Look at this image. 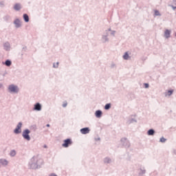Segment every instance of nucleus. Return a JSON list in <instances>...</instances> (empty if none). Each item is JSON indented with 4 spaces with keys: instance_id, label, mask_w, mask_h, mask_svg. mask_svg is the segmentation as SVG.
Instances as JSON below:
<instances>
[{
    "instance_id": "5",
    "label": "nucleus",
    "mask_w": 176,
    "mask_h": 176,
    "mask_svg": "<svg viewBox=\"0 0 176 176\" xmlns=\"http://www.w3.org/2000/svg\"><path fill=\"white\" fill-rule=\"evenodd\" d=\"M21 127H23V122H19L14 129V134H21Z\"/></svg>"
},
{
    "instance_id": "12",
    "label": "nucleus",
    "mask_w": 176,
    "mask_h": 176,
    "mask_svg": "<svg viewBox=\"0 0 176 176\" xmlns=\"http://www.w3.org/2000/svg\"><path fill=\"white\" fill-rule=\"evenodd\" d=\"M14 10H16V12H19V10H21V4L20 3H16L14 5L13 7Z\"/></svg>"
},
{
    "instance_id": "26",
    "label": "nucleus",
    "mask_w": 176,
    "mask_h": 176,
    "mask_svg": "<svg viewBox=\"0 0 176 176\" xmlns=\"http://www.w3.org/2000/svg\"><path fill=\"white\" fill-rule=\"evenodd\" d=\"M154 16H162V14H160V12H159V10H155Z\"/></svg>"
},
{
    "instance_id": "24",
    "label": "nucleus",
    "mask_w": 176,
    "mask_h": 176,
    "mask_svg": "<svg viewBox=\"0 0 176 176\" xmlns=\"http://www.w3.org/2000/svg\"><path fill=\"white\" fill-rule=\"evenodd\" d=\"M173 93H174V89H168L167 92H166V96H173Z\"/></svg>"
},
{
    "instance_id": "22",
    "label": "nucleus",
    "mask_w": 176,
    "mask_h": 176,
    "mask_svg": "<svg viewBox=\"0 0 176 176\" xmlns=\"http://www.w3.org/2000/svg\"><path fill=\"white\" fill-rule=\"evenodd\" d=\"M140 170L141 171L140 173H138V175L140 176H142V175H144V174H145L146 173V170H145L144 168L142 169V168H140Z\"/></svg>"
},
{
    "instance_id": "43",
    "label": "nucleus",
    "mask_w": 176,
    "mask_h": 176,
    "mask_svg": "<svg viewBox=\"0 0 176 176\" xmlns=\"http://www.w3.org/2000/svg\"><path fill=\"white\" fill-rule=\"evenodd\" d=\"M106 31H107V32H109V31H112V30H111V28H109L108 30H107Z\"/></svg>"
},
{
    "instance_id": "45",
    "label": "nucleus",
    "mask_w": 176,
    "mask_h": 176,
    "mask_svg": "<svg viewBox=\"0 0 176 176\" xmlns=\"http://www.w3.org/2000/svg\"><path fill=\"white\" fill-rule=\"evenodd\" d=\"M111 68H113V67H115V64H111Z\"/></svg>"
},
{
    "instance_id": "19",
    "label": "nucleus",
    "mask_w": 176,
    "mask_h": 176,
    "mask_svg": "<svg viewBox=\"0 0 176 176\" xmlns=\"http://www.w3.org/2000/svg\"><path fill=\"white\" fill-rule=\"evenodd\" d=\"M156 133V131H155V129H150L147 131V135H151V136H153L155 135Z\"/></svg>"
},
{
    "instance_id": "38",
    "label": "nucleus",
    "mask_w": 176,
    "mask_h": 176,
    "mask_svg": "<svg viewBox=\"0 0 176 176\" xmlns=\"http://www.w3.org/2000/svg\"><path fill=\"white\" fill-rule=\"evenodd\" d=\"M49 176H57L56 173H51Z\"/></svg>"
},
{
    "instance_id": "28",
    "label": "nucleus",
    "mask_w": 176,
    "mask_h": 176,
    "mask_svg": "<svg viewBox=\"0 0 176 176\" xmlns=\"http://www.w3.org/2000/svg\"><path fill=\"white\" fill-rule=\"evenodd\" d=\"M128 122H129V124H131V123H134V122H135V123H137V120H135V118H131Z\"/></svg>"
},
{
    "instance_id": "39",
    "label": "nucleus",
    "mask_w": 176,
    "mask_h": 176,
    "mask_svg": "<svg viewBox=\"0 0 176 176\" xmlns=\"http://www.w3.org/2000/svg\"><path fill=\"white\" fill-rule=\"evenodd\" d=\"M100 140H101L100 138H95V141H100Z\"/></svg>"
},
{
    "instance_id": "25",
    "label": "nucleus",
    "mask_w": 176,
    "mask_h": 176,
    "mask_svg": "<svg viewBox=\"0 0 176 176\" xmlns=\"http://www.w3.org/2000/svg\"><path fill=\"white\" fill-rule=\"evenodd\" d=\"M122 57H123L124 60H129L130 55H129V52H125Z\"/></svg>"
},
{
    "instance_id": "4",
    "label": "nucleus",
    "mask_w": 176,
    "mask_h": 176,
    "mask_svg": "<svg viewBox=\"0 0 176 176\" xmlns=\"http://www.w3.org/2000/svg\"><path fill=\"white\" fill-rule=\"evenodd\" d=\"M72 144H73L72 139L67 138V139L63 140V143L62 144V146L63 148H68L69 146H71V145H72Z\"/></svg>"
},
{
    "instance_id": "44",
    "label": "nucleus",
    "mask_w": 176,
    "mask_h": 176,
    "mask_svg": "<svg viewBox=\"0 0 176 176\" xmlns=\"http://www.w3.org/2000/svg\"><path fill=\"white\" fill-rule=\"evenodd\" d=\"M45 126L46 127H50V124H47Z\"/></svg>"
},
{
    "instance_id": "15",
    "label": "nucleus",
    "mask_w": 176,
    "mask_h": 176,
    "mask_svg": "<svg viewBox=\"0 0 176 176\" xmlns=\"http://www.w3.org/2000/svg\"><path fill=\"white\" fill-rule=\"evenodd\" d=\"M37 162V168H41L42 166H43V160L42 159H36Z\"/></svg>"
},
{
    "instance_id": "27",
    "label": "nucleus",
    "mask_w": 176,
    "mask_h": 176,
    "mask_svg": "<svg viewBox=\"0 0 176 176\" xmlns=\"http://www.w3.org/2000/svg\"><path fill=\"white\" fill-rule=\"evenodd\" d=\"M167 141V139H166L164 137H162L160 139V142H162V144H164Z\"/></svg>"
},
{
    "instance_id": "48",
    "label": "nucleus",
    "mask_w": 176,
    "mask_h": 176,
    "mask_svg": "<svg viewBox=\"0 0 176 176\" xmlns=\"http://www.w3.org/2000/svg\"><path fill=\"white\" fill-rule=\"evenodd\" d=\"M21 56H24V54H21Z\"/></svg>"
},
{
    "instance_id": "47",
    "label": "nucleus",
    "mask_w": 176,
    "mask_h": 176,
    "mask_svg": "<svg viewBox=\"0 0 176 176\" xmlns=\"http://www.w3.org/2000/svg\"><path fill=\"white\" fill-rule=\"evenodd\" d=\"M6 75V72L3 74V76H5Z\"/></svg>"
},
{
    "instance_id": "30",
    "label": "nucleus",
    "mask_w": 176,
    "mask_h": 176,
    "mask_svg": "<svg viewBox=\"0 0 176 176\" xmlns=\"http://www.w3.org/2000/svg\"><path fill=\"white\" fill-rule=\"evenodd\" d=\"M9 19H10V16L9 15H6L3 17V19L5 20V21H9Z\"/></svg>"
},
{
    "instance_id": "34",
    "label": "nucleus",
    "mask_w": 176,
    "mask_h": 176,
    "mask_svg": "<svg viewBox=\"0 0 176 176\" xmlns=\"http://www.w3.org/2000/svg\"><path fill=\"white\" fill-rule=\"evenodd\" d=\"M155 175L157 174V171L155 170L154 172L151 173L150 174V175H151V176H153V175H155Z\"/></svg>"
},
{
    "instance_id": "7",
    "label": "nucleus",
    "mask_w": 176,
    "mask_h": 176,
    "mask_svg": "<svg viewBox=\"0 0 176 176\" xmlns=\"http://www.w3.org/2000/svg\"><path fill=\"white\" fill-rule=\"evenodd\" d=\"M109 34L108 33V30H105V32L103 35H102V43H107V42H109V38H108V36Z\"/></svg>"
},
{
    "instance_id": "18",
    "label": "nucleus",
    "mask_w": 176,
    "mask_h": 176,
    "mask_svg": "<svg viewBox=\"0 0 176 176\" xmlns=\"http://www.w3.org/2000/svg\"><path fill=\"white\" fill-rule=\"evenodd\" d=\"M23 19L25 23H30V16H28V14H23Z\"/></svg>"
},
{
    "instance_id": "8",
    "label": "nucleus",
    "mask_w": 176,
    "mask_h": 176,
    "mask_svg": "<svg viewBox=\"0 0 176 176\" xmlns=\"http://www.w3.org/2000/svg\"><path fill=\"white\" fill-rule=\"evenodd\" d=\"M33 111H36L37 112L42 111V104L39 102L34 104Z\"/></svg>"
},
{
    "instance_id": "2",
    "label": "nucleus",
    "mask_w": 176,
    "mask_h": 176,
    "mask_svg": "<svg viewBox=\"0 0 176 176\" xmlns=\"http://www.w3.org/2000/svg\"><path fill=\"white\" fill-rule=\"evenodd\" d=\"M29 165L30 166V168H32V170H36L38 169V164L36 162V158H35V156H33L30 162H29Z\"/></svg>"
},
{
    "instance_id": "3",
    "label": "nucleus",
    "mask_w": 176,
    "mask_h": 176,
    "mask_svg": "<svg viewBox=\"0 0 176 176\" xmlns=\"http://www.w3.org/2000/svg\"><path fill=\"white\" fill-rule=\"evenodd\" d=\"M8 91L10 93H13L17 94L19 93V86L12 84L8 86Z\"/></svg>"
},
{
    "instance_id": "9",
    "label": "nucleus",
    "mask_w": 176,
    "mask_h": 176,
    "mask_svg": "<svg viewBox=\"0 0 176 176\" xmlns=\"http://www.w3.org/2000/svg\"><path fill=\"white\" fill-rule=\"evenodd\" d=\"M13 24H14L15 28H20V27H21V21L19 18L14 21Z\"/></svg>"
},
{
    "instance_id": "42",
    "label": "nucleus",
    "mask_w": 176,
    "mask_h": 176,
    "mask_svg": "<svg viewBox=\"0 0 176 176\" xmlns=\"http://www.w3.org/2000/svg\"><path fill=\"white\" fill-rule=\"evenodd\" d=\"M3 87V85L2 83H0V89H2Z\"/></svg>"
},
{
    "instance_id": "14",
    "label": "nucleus",
    "mask_w": 176,
    "mask_h": 176,
    "mask_svg": "<svg viewBox=\"0 0 176 176\" xmlns=\"http://www.w3.org/2000/svg\"><path fill=\"white\" fill-rule=\"evenodd\" d=\"M95 116L98 119H100V118H101L102 116V111H101V110H96L95 111Z\"/></svg>"
},
{
    "instance_id": "21",
    "label": "nucleus",
    "mask_w": 176,
    "mask_h": 176,
    "mask_svg": "<svg viewBox=\"0 0 176 176\" xmlns=\"http://www.w3.org/2000/svg\"><path fill=\"white\" fill-rule=\"evenodd\" d=\"M111 107H112V104L111 103H107L104 105V109L105 111H109V109H111Z\"/></svg>"
},
{
    "instance_id": "49",
    "label": "nucleus",
    "mask_w": 176,
    "mask_h": 176,
    "mask_svg": "<svg viewBox=\"0 0 176 176\" xmlns=\"http://www.w3.org/2000/svg\"><path fill=\"white\" fill-rule=\"evenodd\" d=\"M0 168H1V165H0Z\"/></svg>"
},
{
    "instance_id": "36",
    "label": "nucleus",
    "mask_w": 176,
    "mask_h": 176,
    "mask_svg": "<svg viewBox=\"0 0 176 176\" xmlns=\"http://www.w3.org/2000/svg\"><path fill=\"white\" fill-rule=\"evenodd\" d=\"M116 32V31H115V30H111V35H113V36H115V33Z\"/></svg>"
},
{
    "instance_id": "46",
    "label": "nucleus",
    "mask_w": 176,
    "mask_h": 176,
    "mask_svg": "<svg viewBox=\"0 0 176 176\" xmlns=\"http://www.w3.org/2000/svg\"><path fill=\"white\" fill-rule=\"evenodd\" d=\"M43 148H47V145L45 144V145L43 146Z\"/></svg>"
},
{
    "instance_id": "20",
    "label": "nucleus",
    "mask_w": 176,
    "mask_h": 176,
    "mask_svg": "<svg viewBox=\"0 0 176 176\" xmlns=\"http://www.w3.org/2000/svg\"><path fill=\"white\" fill-rule=\"evenodd\" d=\"M8 163L6 159H0V164H2V166H8Z\"/></svg>"
},
{
    "instance_id": "32",
    "label": "nucleus",
    "mask_w": 176,
    "mask_h": 176,
    "mask_svg": "<svg viewBox=\"0 0 176 176\" xmlns=\"http://www.w3.org/2000/svg\"><path fill=\"white\" fill-rule=\"evenodd\" d=\"M168 6L170 8H172L173 10H175V9H176V6H174V5H173V4H169Z\"/></svg>"
},
{
    "instance_id": "31",
    "label": "nucleus",
    "mask_w": 176,
    "mask_h": 176,
    "mask_svg": "<svg viewBox=\"0 0 176 176\" xmlns=\"http://www.w3.org/2000/svg\"><path fill=\"white\" fill-rule=\"evenodd\" d=\"M144 89H149V83L144 82Z\"/></svg>"
},
{
    "instance_id": "35",
    "label": "nucleus",
    "mask_w": 176,
    "mask_h": 176,
    "mask_svg": "<svg viewBox=\"0 0 176 176\" xmlns=\"http://www.w3.org/2000/svg\"><path fill=\"white\" fill-rule=\"evenodd\" d=\"M67 105H68V103L66 102V103L63 104L62 107L63 108H65L67 107Z\"/></svg>"
},
{
    "instance_id": "17",
    "label": "nucleus",
    "mask_w": 176,
    "mask_h": 176,
    "mask_svg": "<svg viewBox=\"0 0 176 176\" xmlns=\"http://www.w3.org/2000/svg\"><path fill=\"white\" fill-rule=\"evenodd\" d=\"M3 65H6V67H10L12 65V60L10 59H6L5 62H2Z\"/></svg>"
},
{
    "instance_id": "10",
    "label": "nucleus",
    "mask_w": 176,
    "mask_h": 176,
    "mask_svg": "<svg viewBox=\"0 0 176 176\" xmlns=\"http://www.w3.org/2000/svg\"><path fill=\"white\" fill-rule=\"evenodd\" d=\"M3 49H4V50H6V52H10V47H11L10 43L7 41L3 43Z\"/></svg>"
},
{
    "instance_id": "40",
    "label": "nucleus",
    "mask_w": 176,
    "mask_h": 176,
    "mask_svg": "<svg viewBox=\"0 0 176 176\" xmlns=\"http://www.w3.org/2000/svg\"><path fill=\"white\" fill-rule=\"evenodd\" d=\"M173 4L176 6V0H173Z\"/></svg>"
},
{
    "instance_id": "11",
    "label": "nucleus",
    "mask_w": 176,
    "mask_h": 176,
    "mask_svg": "<svg viewBox=\"0 0 176 176\" xmlns=\"http://www.w3.org/2000/svg\"><path fill=\"white\" fill-rule=\"evenodd\" d=\"M80 132L81 133V134H84V135L89 134V133H90V128L89 127L82 128L80 130Z\"/></svg>"
},
{
    "instance_id": "16",
    "label": "nucleus",
    "mask_w": 176,
    "mask_h": 176,
    "mask_svg": "<svg viewBox=\"0 0 176 176\" xmlns=\"http://www.w3.org/2000/svg\"><path fill=\"white\" fill-rule=\"evenodd\" d=\"M103 162L104 164H111V163H112V160L109 157H106L104 158Z\"/></svg>"
},
{
    "instance_id": "33",
    "label": "nucleus",
    "mask_w": 176,
    "mask_h": 176,
    "mask_svg": "<svg viewBox=\"0 0 176 176\" xmlns=\"http://www.w3.org/2000/svg\"><path fill=\"white\" fill-rule=\"evenodd\" d=\"M3 6H5V3L3 1H1L0 2V7L3 8Z\"/></svg>"
},
{
    "instance_id": "1",
    "label": "nucleus",
    "mask_w": 176,
    "mask_h": 176,
    "mask_svg": "<svg viewBox=\"0 0 176 176\" xmlns=\"http://www.w3.org/2000/svg\"><path fill=\"white\" fill-rule=\"evenodd\" d=\"M31 133V131L28 129H25L22 132V137L24 140H26V141H31V136H30V134Z\"/></svg>"
},
{
    "instance_id": "29",
    "label": "nucleus",
    "mask_w": 176,
    "mask_h": 176,
    "mask_svg": "<svg viewBox=\"0 0 176 176\" xmlns=\"http://www.w3.org/2000/svg\"><path fill=\"white\" fill-rule=\"evenodd\" d=\"M60 65L59 62H56L53 63V68H58V65Z\"/></svg>"
},
{
    "instance_id": "41",
    "label": "nucleus",
    "mask_w": 176,
    "mask_h": 176,
    "mask_svg": "<svg viewBox=\"0 0 176 176\" xmlns=\"http://www.w3.org/2000/svg\"><path fill=\"white\" fill-rule=\"evenodd\" d=\"M173 155H176V149H173Z\"/></svg>"
},
{
    "instance_id": "6",
    "label": "nucleus",
    "mask_w": 176,
    "mask_h": 176,
    "mask_svg": "<svg viewBox=\"0 0 176 176\" xmlns=\"http://www.w3.org/2000/svg\"><path fill=\"white\" fill-rule=\"evenodd\" d=\"M120 141L122 144V146H124V148H129L131 146L130 141H129L127 138H121Z\"/></svg>"
},
{
    "instance_id": "13",
    "label": "nucleus",
    "mask_w": 176,
    "mask_h": 176,
    "mask_svg": "<svg viewBox=\"0 0 176 176\" xmlns=\"http://www.w3.org/2000/svg\"><path fill=\"white\" fill-rule=\"evenodd\" d=\"M171 36V30L166 29L164 32V37L168 39Z\"/></svg>"
},
{
    "instance_id": "37",
    "label": "nucleus",
    "mask_w": 176,
    "mask_h": 176,
    "mask_svg": "<svg viewBox=\"0 0 176 176\" xmlns=\"http://www.w3.org/2000/svg\"><path fill=\"white\" fill-rule=\"evenodd\" d=\"M22 50H24L25 52L27 50V46H25L22 48Z\"/></svg>"
},
{
    "instance_id": "23",
    "label": "nucleus",
    "mask_w": 176,
    "mask_h": 176,
    "mask_svg": "<svg viewBox=\"0 0 176 176\" xmlns=\"http://www.w3.org/2000/svg\"><path fill=\"white\" fill-rule=\"evenodd\" d=\"M16 155V150H11V151L10 152V156H11V157H14Z\"/></svg>"
}]
</instances>
